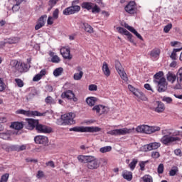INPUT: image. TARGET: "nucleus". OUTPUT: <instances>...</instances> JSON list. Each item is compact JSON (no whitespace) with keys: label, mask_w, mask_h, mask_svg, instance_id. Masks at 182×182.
<instances>
[{"label":"nucleus","mask_w":182,"mask_h":182,"mask_svg":"<svg viewBox=\"0 0 182 182\" xmlns=\"http://www.w3.org/2000/svg\"><path fill=\"white\" fill-rule=\"evenodd\" d=\"M77 160L80 163L86 164V167L89 170H97V168L100 167V161H99V159L92 156L80 155L77 156Z\"/></svg>","instance_id":"obj_1"},{"label":"nucleus","mask_w":182,"mask_h":182,"mask_svg":"<svg viewBox=\"0 0 182 182\" xmlns=\"http://www.w3.org/2000/svg\"><path fill=\"white\" fill-rule=\"evenodd\" d=\"M162 134L164 136L160 139V141L165 146H170V144H173V143H177V141H181V137L171 136V132L166 133V131H163Z\"/></svg>","instance_id":"obj_2"},{"label":"nucleus","mask_w":182,"mask_h":182,"mask_svg":"<svg viewBox=\"0 0 182 182\" xmlns=\"http://www.w3.org/2000/svg\"><path fill=\"white\" fill-rule=\"evenodd\" d=\"M10 68L14 73L17 72L18 73H23V72L26 71V64L17 60H12L10 62Z\"/></svg>","instance_id":"obj_3"},{"label":"nucleus","mask_w":182,"mask_h":182,"mask_svg":"<svg viewBox=\"0 0 182 182\" xmlns=\"http://www.w3.org/2000/svg\"><path fill=\"white\" fill-rule=\"evenodd\" d=\"M102 129L98 127H74L70 129V132H75L77 133H96L100 132Z\"/></svg>","instance_id":"obj_4"},{"label":"nucleus","mask_w":182,"mask_h":182,"mask_svg":"<svg viewBox=\"0 0 182 182\" xmlns=\"http://www.w3.org/2000/svg\"><path fill=\"white\" fill-rule=\"evenodd\" d=\"M137 133H145L146 134H151L155 132H160V127H150L149 125H139L136 128Z\"/></svg>","instance_id":"obj_5"},{"label":"nucleus","mask_w":182,"mask_h":182,"mask_svg":"<svg viewBox=\"0 0 182 182\" xmlns=\"http://www.w3.org/2000/svg\"><path fill=\"white\" fill-rule=\"evenodd\" d=\"M134 132V128H123L119 129H114L107 132V134H111V136H124L125 134H130Z\"/></svg>","instance_id":"obj_6"},{"label":"nucleus","mask_w":182,"mask_h":182,"mask_svg":"<svg viewBox=\"0 0 182 182\" xmlns=\"http://www.w3.org/2000/svg\"><path fill=\"white\" fill-rule=\"evenodd\" d=\"M76 117V114L73 112L64 114L61 116V120H63L62 124H75V119Z\"/></svg>","instance_id":"obj_7"},{"label":"nucleus","mask_w":182,"mask_h":182,"mask_svg":"<svg viewBox=\"0 0 182 182\" xmlns=\"http://www.w3.org/2000/svg\"><path fill=\"white\" fill-rule=\"evenodd\" d=\"M115 68L116 70L118 72L120 77L124 80V82H127L129 80V77H127V74H126V72H124V70L123 69V67L122 66V63H120V61L115 60Z\"/></svg>","instance_id":"obj_8"},{"label":"nucleus","mask_w":182,"mask_h":182,"mask_svg":"<svg viewBox=\"0 0 182 182\" xmlns=\"http://www.w3.org/2000/svg\"><path fill=\"white\" fill-rule=\"evenodd\" d=\"M128 89L132 92V93H133V95H134V96L138 97V99H140L144 102L147 100V97H146V95L141 91L139 90V89H136L134 87H133V85H129Z\"/></svg>","instance_id":"obj_9"},{"label":"nucleus","mask_w":182,"mask_h":182,"mask_svg":"<svg viewBox=\"0 0 182 182\" xmlns=\"http://www.w3.org/2000/svg\"><path fill=\"white\" fill-rule=\"evenodd\" d=\"M154 82L158 84V92L160 93L167 90V82H166V78L162 77L159 80H155Z\"/></svg>","instance_id":"obj_10"},{"label":"nucleus","mask_w":182,"mask_h":182,"mask_svg":"<svg viewBox=\"0 0 182 182\" xmlns=\"http://www.w3.org/2000/svg\"><path fill=\"white\" fill-rule=\"evenodd\" d=\"M36 130L37 133H43L44 134H48L49 133H52V129L50 127H48L46 125H43L38 122Z\"/></svg>","instance_id":"obj_11"},{"label":"nucleus","mask_w":182,"mask_h":182,"mask_svg":"<svg viewBox=\"0 0 182 182\" xmlns=\"http://www.w3.org/2000/svg\"><path fill=\"white\" fill-rule=\"evenodd\" d=\"M109 110V107L102 105H95L92 108L93 112H96V113H99L100 114H107Z\"/></svg>","instance_id":"obj_12"},{"label":"nucleus","mask_w":182,"mask_h":182,"mask_svg":"<svg viewBox=\"0 0 182 182\" xmlns=\"http://www.w3.org/2000/svg\"><path fill=\"white\" fill-rule=\"evenodd\" d=\"M79 11H80V6H71L64 9L63 14L65 16L73 15V14H76L77 12H79Z\"/></svg>","instance_id":"obj_13"},{"label":"nucleus","mask_w":182,"mask_h":182,"mask_svg":"<svg viewBox=\"0 0 182 182\" xmlns=\"http://www.w3.org/2000/svg\"><path fill=\"white\" fill-rule=\"evenodd\" d=\"M124 10L127 14L130 15H134L137 12V8L136 7V3L134 1H130L124 8Z\"/></svg>","instance_id":"obj_14"},{"label":"nucleus","mask_w":182,"mask_h":182,"mask_svg":"<svg viewBox=\"0 0 182 182\" xmlns=\"http://www.w3.org/2000/svg\"><path fill=\"white\" fill-rule=\"evenodd\" d=\"M38 122L39 120L38 119H26V128H27L28 130H33L34 128L36 129V126H38Z\"/></svg>","instance_id":"obj_15"},{"label":"nucleus","mask_w":182,"mask_h":182,"mask_svg":"<svg viewBox=\"0 0 182 182\" xmlns=\"http://www.w3.org/2000/svg\"><path fill=\"white\" fill-rule=\"evenodd\" d=\"M161 146L159 142H151L143 146L144 151H151V150H157Z\"/></svg>","instance_id":"obj_16"},{"label":"nucleus","mask_w":182,"mask_h":182,"mask_svg":"<svg viewBox=\"0 0 182 182\" xmlns=\"http://www.w3.org/2000/svg\"><path fill=\"white\" fill-rule=\"evenodd\" d=\"M63 99H68V100H73V102H77V98L75 97V93L73 91L68 90L61 94Z\"/></svg>","instance_id":"obj_17"},{"label":"nucleus","mask_w":182,"mask_h":182,"mask_svg":"<svg viewBox=\"0 0 182 182\" xmlns=\"http://www.w3.org/2000/svg\"><path fill=\"white\" fill-rule=\"evenodd\" d=\"M153 109L156 113H163L166 109V107H164V104L160 101H156L153 103Z\"/></svg>","instance_id":"obj_18"},{"label":"nucleus","mask_w":182,"mask_h":182,"mask_svg":"<svg viewBox=\"0 0 182 182\" xmlns=\"http://www.w3.org/2000/svg\"><path fill=\"white\" fill-rule=\"evenodd\" d=\"M34 141L36 143V144L46 145L48 144L49 140L48 139L47 136L38 135L34 138Z\"/></svg>","instance_id":"obj_19"},{"label":"nucleus","mask_w":182,"mask_h":182,"mask_svg":"<svg viewBox=\"0 0 182 182\" xmlns=\"http://www.w3.org/2000/svg\"><path fill=\"white\" fill-rule=\"evenodd\" d=\"M160 48H154L149 53V56L151 57V59L153 60H157L160 58V53H161Z\"/></svg>","instance_id":"obj_20"},{"label":"nucleus","mask_w":182,"mask_h":182,"mask_svg":"<svg viewBox=\"0 0 182 182\" xmlns=\"http://www.w3.org/2000/svg\"><path fill=\"white\" fill-rule=\"evenodd\" d=\"M60 53L62 56L64 58V59H68L70 60L72 59V55H70V49L66 48L65 47L62 48L60 49Z\"/></svg>","instance_id":"obj_21"},{"label":"nucleus","mask_w":182,"mask_h":182,"mask_svg":"<svg viewBox=\"0 0 182 182\" xmlns=\"http://www.w3.org/2000/svg\"><path fill=\"white\" fill-rule=\"evenodd\" d=\"M124 28H126V29H128V31H129V32H132V33H134V35H136V36L138 38V39L143 41V37L141 36V35H140V33H137V31H136V29H134V28L129 26V24H127V23L124 24Z\"/></svg>","instance_id":"obj_22"},{"label":"nucleus","mask_w":182,"mask_h":182,"mask_svg":"<svg viewBox=\"0 0 182 182\" xmlns=\"http://www.w3.org/2000/svg\"><path fill=\"white\" fill-rule=\"evenodd\" d=\"M102 72H103L105 76H107V77H109V76H110V69H109V65H107V63H106V62L103 63Z\"/></svg>","instance_id":"obj_23"},{"label":"nucleus","mask_w":182,"mask_h":182,"mask_svg":"<svg viewBox=\"0 0 182 182\" xmlns=\"http://www.w3.org/2000/svg\"><path fill=\"white\" fill-rule=\"evenodd\" d=\"M77 70L80 73H76L74 74V80H80L82 79V77L83 76V71H82V68L80 67H77Z\"/></svg>","instance_id":"obj_24"},{"label":"nucleus","mask_w":182,"mask_h":182,"mask_svg":"<svg viewBox=\"0 0 182 182\" xmlns=\"http://www.w3.org/2000/svg\"><path fill=\"white\" fill-rule=\"evenodd\" d=\"M11 129H14L15 130H21L23 129V124L22 122H13L11 124Z\"/></svg>","instance_id":"obj_25"},{"label":"nucleus","mask_w":182,"mask_h":182,"mask_svg":"<svg viewBox=\"0 0 182 182\" xmlns=\"http://www.w3.org/2000/svg\"><path fill=\"white\" fill-rule=\"evenodd\" d=\"M96 102H97V98L95 97H89L86 99V102L88 106H95V105H96Z\"/></svg>","instance_id":"obj_26"},{"label":"nucleus","mask_w":182,"mask_h":182,"mask_svg":"<svg viewBox=\"0 0 182 182\" xmlns=\"http://www.w3.org/2000/svg\"><path fill=\"white\" fill-rule=\"evenodd\" d=\"M166 79L168 82H171V83H173L176 82V79H177V76L173 73L168 72L166 75Z\"/></svg>","instance_id":"obj_27"},{"label":"nucleus","mask_w":182,"mask_h":182,"mask_svg":"<svg viewBox=\"0 0 182 182\" xmlns=\"http://www.w3.org/2000/svg\"><path fill=\"white\" fill-rule=\"evenodd\" d=\"M82 28L88 33H93V27L89 25L87 23H82Z\"/></svg>","instance_id":"obj_28"},{"label":"nucleus","mask_w":182,"mask_h":182,"mask_svg":"<svg viewBox=\"0 0 182 182\" xmlns=\"http://www.w3.org/2000/svg\"><path fill=\"white\" fill-rule=\"evenodd\" d=\"M93 5H95V4L91 3V2H83L81 6L84 9H87V11H90V9H92V8H93Z\"/></svg>","instance_id":"obj_29"},{"label":"nucleus","mask_w":182,"mask_h":182,"mask_svg":"<svg viewBox=\"0 0 182 182\" xmlns=\"http://www.w3.org/2000/svg\"><path fill=\"white\" fill-rule=\"evenodd\" d=\"M38 95H39L38 90L36 88H32L31 92L28 95V98L33 99V97H35V96H38Z\"/></svg>","instance_id":"obj_30"},{"label":"nucleus","mask_w":182,"mask_h":182,"mask_svg":"<svg viewBox=\"0 0 182 182\" xmlns=\"http://www.w3.org/2000/svg\"><path fill=\"white\" fill-rule=\"evenodd\" d=\"M122 176L128 181H131L132 178H133V173L132 172H124Z\"/></svg>","instance_id":"obj_31"},{"label":"nucleus","mask_w":182,"mask_h":182,"mask_svg":"<svg viewBox=\"0 0 182 182\" xmlns=\"http://www.w3.org/2000/svg\"><path fill=\"white\" fill-rule=\"evenodd\" d=\"M138 161H139L137 159H133L131 163L129 164V167L132 171L136 168V166L137 165Z\"/></svg>","instance_id":"obj_32"},{"label":"nucleus","mask_w":182,"mask_h":182,"mask_svg":"<svg viewBox=\"0 0 182 182\" xmlns=\"http://www.w3.org/2000/svg\"><path fill=\"white\" fill-rule=\"evenodd\" d=\"M45 102L46 103V105H55L56 103L53 97L50 96H48L47 97H46Z\"/></svg>","instance_id":"obj_33"},{"label":"nucleus","mask_w":182,"mask_h":182,"mask_svg":"<svg viewBox=\"0 0 182 182\" xmlns=\"http://www.w3.org/2000/svg\"><path fill=\"white\" fill-rule=\"evenodd\" d=\"M16 113L17 114H24V116H31V111H26L25 109H18Z\"/></svg>","instance_id":"obj_34"},{"label":"nucleus","mask_w":182,"mask_h":182,"mask_svg":"<svg viewBox=\"0 0 182 182\" xmlns=\"http://www.w3.org/2000/svg\"><path fill=\"white\" fill-rule=\"evenodd\" d=\"M63 73V68H58L53 71V75L54 76H55V77H58V76H60V75H62Z\"/></svg>","instance_id":"obj_35"},{"label":"nucleus","mask_w":182,"mask_h":182,"mask_svg":"<svg viewBox=\"0 0 182 182\" xmlns=\"http://www.w3.org/2000/svg\"><path fill=\"white\" fill-rule=\"evenodd\" d=\"M164 73H163L162 71H159V73H156L154 75V80H160V79H161L162 77H164Z\"/></svg>","instance_id":"obj_36"},{"label":"nucleus","mask_w":182,"mask_h":182,"mask_svg":"<svg viewBox=\"0 0 182 182\" xmlns=\"http://www.w3.org/2000/svg\"><path fill=\"white\" fill-rule=\"evenodd\" d=\"M177 173H178V167L173 166L172 169H171V171H169V176H171V177H174V176H176Z\"/></svg>","instance_id":"obj_37"},{"label":"nucleus","mask_w":182,"mask_h":182,"mask_svg":"<svg viewBox=\"0 0 182 182\" xmlns=\"http://www.w3.org/2000/svg\"><path fill=\"white\" fill-rule=\"evenodd\" d=\"M46 18H48V16L46 14L41 16L38 18L37 23L43 25V26H45V19H46Z\"/></svg>","instance_id":"obj_38"},{"label":"nucleus","mask_w":182,"mask_h":182,"mask_svg":"<svg viewBox=\"0 0 182 182\" xmlns=\"http://www.w3.org/2000/svg\"><path fill=\"white\" fill-rule=\"evenodd\" d=\"M21 4H22V1H18L16 2V4H14L12 7V11L13 12H18V11H19L20 9V6L19 5H21Z\"/></svg>","instance_id":"obj_39"},{"label":"nucleus","mask_w":182,"mask_h":182,"mask_svg":"<svg viewBox=\"0 0 182 182\" xmlns=\"http://www.w3.org/2000/svg\"><path fill=\"white\" fill-rule=\"evenodd\" d=\"M100 153H107L112 151V147L110 146H104L100 149Z\"/></svg>","instance_id":"obj_40"},{"label":"nucleus","mask_w":182,"mask_h":182,"mask_svg":"<svg viewBox=\"0 0 182 182\" xmlns=\"http://www.w3.org/2000/svg\"><path fill=\"white\" fill-rule=\"evenodd\" d=\"M91 9L92 14H99V12H100V7H99V6L97 4L92 5V8Z\"/></svg>","instance_id":"obj_41"},{"label":"nucleus","mask_w":182,"mask_h":182,"mask_svg":"<svg viewBox=\"0 0 182 182\" xmlns=\"http://www.w3.org/2000/svg\"><path fill=\"white\" fill-rule=\"evenodd\" d=\"M142 179L144 182H153V178L150 175H145Z\"/></svg>","instance_id":"obj_42"},{"label":"nucleus","mask_w":182,"mask_h":182,"mask_svg":"<svg viewBox=\"0 0 182 182\" xmlns=\"http://www.w3.org/2000/svg\"><path fill=\"white\" fill-rule=\"evenodd\" d=\"M171 28H173V24L168 23V25L164 26V32H165V33H168V32H170V29H171Z\"/></svg>","instance_id":"obj_43"},{"label":"nucleus","mask_w":182,"mask_h":182,"mask_svg":"<svg viewBox=\"0 0 182 182\" xmlns=\"http://www.w3.org/2000/svg\"><path fill=\"white\" fill-rule=\"evenodd\" d=\"M157 171L159 174H163L164 171V165H163V164L159 165Z\"/></svg>","instance_id":"obj_44"},{"label":"nucleus","mask_w":182,"mask_h":182,"mask_svg":"<svg viewBox=\"0 0 182 182\" xmlns=\"http://www.w3.org/2000/svg\"><path fill=\"white\" fill-rule=\"evenodd\" d=\"M6 87L5 82L2 80V78H0V92H4Z\"/></svg>","instance_id":"obj_45"},{"label":"nucleus","mask_w":182,"mask_h":182,"mask_svg":"<svg viewBox=\"0 0 182 182\" xmlns=\"http://www.w3.org/2000/svg\"><path fill=\"white\" fill-rule=\"evenodd\" d=\"M51 62L53 63H59L60 62V58L58 55H54L51 58Z\"/></svg>","instance_id":"obj_46"},{"label":"nucleus","mask_w":182,"mask_h":182,"mask_svg":"<svg viewBox=\"0 0 182 182\" xmlns=\"http://www.w3.org/2000/svg\"><path fill=\"white\" fill-rule=\"evenodd\" d=\"M15 82L17 83L18 87H23V81L19 78H16Z\"/></svg>","instance_id":"obj_47"},{"label":"nucleus","mask_w":182,"mask_h":182,"mask_svg":"<svg viewBox=\"0 0 182 182\" xmlns=\"http://www.w3.org/2000/svg\"><path fill=\"white\" fill-rule=\"evenodd\" d=\"M8 178H9V174L6 173L1 176L0 182H6L8 181Z\"/></svg>","instance_id":"obj_48"},{"label":"nucleus","mask_w":182,"mask_h":182,"mask_svg":"<svg viewBox=\"0 0 182 182\" xmlns=\"http://www.w3.org/2000/svg\"><path fill=\"white\" fill-rule=\"evenodd\" d=\"M58 1L59 0H49L48 6H50V9L53 8V6H55V5H56V4H58Z\"/></svg>","instance_id":"obj_49"},{"label":"nucleus","mask_w":182,"mask_h":182,"mask_svg":"<svg viewBox=\"0 0 182 182\" xmlns=\"http://www.w3.org/2000/svg\"><path fill=\"white\" fill-rule=\"evenodd\" d=\"M162 101L166 102V103L170 104L171 103V102H173V99L169 97H163Z\"/></svg>","instance_id":"obj_50"},{"label":"nucleus","mask_w":182,"mask_h":182,"mask_svg":"<svg viewBox=\"0 0 182 182\" xmlns=\"http://www.w3.org/2000/svg\"><path fill=\"white\" fill-rule=\"evenodd\" d=\"M152 159H159L160 157V152L159 151H152L151 152Z\"/></svg>","instance_id":"obj_51"},{"label":"nucleus","mask_w":182,"mask_h":182,"mask_svg":"<svg viewBox=\"0 0 182 182\" xmlns=\"http://www.w3.org/2000/svg\"><path fill=\"white\" fill-rule=\"evenodd\" d=\"M53 19H58L59 18V9H56L53 13Z\"/></svg>","instance_id":"obj_52"},{"label":"nucleus","mask_w":182,"mask_h":182,"mask_svg":"<svg viewBox=\"0 0 182 182\" xmlns=\"http://www.w3.org/2000/svg\"><path fill=\"white\" fill-rule=\"evenodd\" d=\"M89 90L90 92H96V90H97V85H89Z\"/></svg>","instance_id":"obj_53"},{"label":"nucleus","mask_w":182,"mask_h":182,"mask_svg":"<svg viewBox=\"0 0 182 182\" xmlns=\"http://www.w3.org/2000/svg\"><path fill=\"white\" fill-rule=\"evenodd\" d=\"M30 116H43V114L38 111H32V112H30Z\"/></svg>","instance_id":"obj_54"},{"label":"nucleus","mask_w":182,"mask_h":182,"mask_svg":"<svg viewBox=\"0 0 182 182\" xmlns=\"http://www.w3.org/2000/svg\"><path fill=\"white\" fill-rule=\"evenodd\" d=\"M26 145H21L16 147L17 151H23V150H26Z\"/></svg>","instance_id":"obj_55"},{"label":"nucleus","mask_w":182,"mask_h":182,"mask_svg":"<svg viewBox=\"0 0 182 182\" xmlns=\"http://www.w3.org/2000/svg\"><path fill=\"white\" fill-rule=\"evenodd\" d=\"M37 178H43V177H45V173L43 171H38L36 174Z\"/></svg>","instance_id":"obj_56"},{"label":"nucleus","mask_w":182,"mask_h":182,"mask_svg":"<svg viewBox=\"0 0 182 182\" xmlns=\"http://www.w3.org/2000/svg\"><path fill=\"white\" fill-rule=\"evenodd\" d=\"M174 154H176V156H178L179 157H181L182 156L181 149H175Z\"/></svg>","instance_id":"obj_57"},{"label":"nucleus","mask_w":182,"mask_h":182,"mask_svg":"<svg viewBox=\"0 0 182 182\" xmlns=\"http://www.w3.org/2000/svg\"><path fill=\"white\" fill-rule=\"evenodd\" d=\"M42 79V77L39 75L37 74L34 76V77L33 78V82H39V80H41Z\"/></svg>","instance_id":"obj_58"},{"label":"nucleus","mask_w":182,"mask_h":182,"mask_svg":"<svg viewBox=\"0 0 182 182\" xmlns=\"http://www.w3.org/2000/svg\"><path fill=\"white\" fill-rule=\"evenodd\" d=\"M0 137L4 140H6V139H9V134L7 133H1L0 134Z\"/></svg>","instance_id":"obj_59"},{"label":"nucleus","mask_w":182,"mask_h":182,"mask_svg":"<svg viewBox=\"0 0 182 182\" xmlns=\"http://www.w3.org/2000/svg\"><path fill=\"white\" fill-rule=\"evenodd\" d=\"M180 83H181V82H180V79L178 78V83L175 85L174 89H182V85Z\"/></svg>","instance_id":"obj_60"},{"label":"nucleus","mask_w":182,"mask_h":182,"mask_svg":"<svg viewBox=\"0 0 182 182\" xmlns=\"http://www.w3.org/2000/svg\"><path fill=\"white\" fill-rule=\"evenodd\" d=\"M47 23L48 25H53V16H49L48 20H47Z\"/></svg>","instance_id":"obj_61"},{"label":"nucleus","mask_w":182,"mask_h":182,"mask_svg":"<svg viewBox=\"0 0 182 182\" xmlns=\"http://www.w3.org/2000/svg\"><path fill=\"white\" fill-rule=\"evenodd\" d=\"M46 166H48L49 167H52V168H55V163L53 161H50L47 162Z\"/></svg>","instance_id":"obj_62"},{"label":"nucleus","mask_w":182,"mask_h":182,"mask_svg":"<svg viewBox=\"0 0 182 182\" xmlns=\"http://www.w3.org/2000/svg\"><path fill=\"white\" fill-rule=\"evenodd\" d=\"M144 87L146 89V90H151V92H152V93H154V90H153V89H151V86L150 85V84H145Z\"/></svg>","instance_id":"obj_63"},{"label":"nucleus","mask_w":182,"mask_h":182,"mask_svg":"<svg viewBox=\"0 0 182 182\" xmlns=\"http://www.w3.org/2000/svg\"><path fill=\"white\" fill-rule=\"evenodd\" d=\"M18 42V38H14L12 39H10L9 41V43H16Z\"/></svg>","instance_id":"obj_64"}]
</instances>
